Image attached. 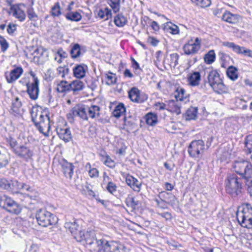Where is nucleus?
Here are the masks:
<instances>
[{"instance_id": "24", "label": "nucleus", "mask_w": 252, "mask_h": 252, "mask_svg": "<svg viewBox=\"0 0 252 252\" xmlns=\"http://www.w3.org/2000/svg\"><path fill=\"white\" fill-rule=\"evenodd\" d=\"M239 175L241 177L244 182L252 177V165L251 162L248 161L244 167V169L242 170Z\"/></svg>"}, {"instance_id": "31", "label": "nucleus", "mask_w": 252, "mask_h": 252, "mask_svg": "<svg viewBox=\"0 0 252 252\" xmlns=\"http://www.w3.org/2000/svg\"><path fill=\"white\" fill-rule=\"evenodd\" d=\"M198 109L196 107H190L186 111L185 118L187 120H194L197 116Z\"/></svg>"}, {"instance_id": "17", "label": "nucleus", "mask_w": 252, "mask_h": 252, "mask_svg": "<svg viewBox=\"0 0 252 252\" xmlns=\"http://www.w3.org/2000/svg\"><path fill=\"white\" fill-rule=\"evenodd\" d=\"M23 72V69L21 67H16L10 72H6L5 76L8 83H12L20 78Z\"/></svg>"}, {"instance_id": "6", "label": "nucleus", "mask_w": 252, "mask_h": 252, "mask_svg": "<svg viewBox=\"0 0 252 252\" xmlns=\"http://www.w3.org/2000/svg\"><path fill=\"white\" fill-rule=\"evenodd\" d=\"M237 219L242 227L252 228V207L250 205L247 204L242 211L237 214Z\"/></svg>"}, {"instance_id": "61", "label": "nucleus", "mask_w": 252, "mask_h": 252, "mask_svg": "<svg viewBox=\"0 0 252 252\" xmlns=\"http://www.w3.org/2000/svg\"><path fill=\"white\" fill-rule=\"evenodd\" d=\"M54 73L51 69H48L45 73V79L48 81H51L53 79Z\"/></svg>"}, {"instance_id": "60", "label": "nucleus", "mask_w": 252, "mask_h": 252, "mask_svg": "<svg viewBox=\"0 0 252 252\" xmlns=\"http://www.w3.org/2000/svg\"><path fill=\"white\" fill-rule=\"evenodd\" d=\"M16 30V25L15 24L13 23H10L8 24L7 28V32L9 34H13Z\"/></svg>"}, {"instance_id": "34", "label": "nucleus", "mask_w": 252, "mask_h": 252, "mask_svg": "<svg viewBox=\"0 0 252 252\" xmlns=\"http://www.w3.org/2000/svg\"><path fill=\"white\" fill-rule=\"evenodd\" d=\"M97 15L100 19L107 20L112 17L111 10L108 8L100 9L98 12Z\"/></svg>"}, {"instance_id": "48", "label": "nucleus", "mask_w": 252, "mask_h": 252, "mask_svg": "<svg viewBox=\"0 0 252 252\" xmlns=\"http://www.w3.org/2000/svg\"><path fill=\"white\" fill-rule=\"evenodd\" d=\"M106 83L108 85H111L115 83L116 81V77L115 74L109 72L105 75Z\"/></svg>"}, {"instance_id": "32", "label": "nucleus", "mask_w": 252, "mask_h": 252, "mask_svg": "<svg viewBox=\"0 0 252 252\" xmlns=\"http://www.w3.org/2000/svg\"><path fill=\"white\" fill-rule=\"evenodd\" d=\"M127 22L126 18L122 14H117L114 19L115 24L118 27H123Z\"/></svg>"}, {"instance_id": "45", "label": "nucleus", "mask_w": 252, "mask_h": 252, "mask_svg": "<svg viewBox=\"0 0 252 252\" xmlns=\"http://www.w3.org/2000/svg\"><path fill=\"white\" fill-rule=\"evenodd\" d=\"M145 118L147 124L150 126L155 125L157 123V117L156 115L153 113L147 114Z\"/></svg>"}, {"instance_id": "40", "label": "nucleus", "mask_w": 252, "mask_h": 252, "mask_svg": "<svg viewBox=\"0 0 252 252\" xmlns=\"http://www.w3.org/2000/svg\"><path fill=\"white\" fill-rule=\"evenodd\" d=\"M216 54L214 50L209 51L204 57L205 63L208 64H212L215 60Z\"/></svg>"}, {"instance_id": "3", "label": "nucleus", "mask_w": 252, "mask_h": 252, "mask_svg": "<svg viewBox=\"0 0 252 252\" xmlns=\"http://www.w3.org/2000/svg\"><path fill=\"white\" fill-rule=\"evenodd\" d=\"M100 107L97 105H92L90 106L78 104L72 108L69 113L67 114L69 117H79L84 121L88 120L89 118L92 119L98 118L100 116Z\"/></svg>"}, {"instance_id": "27", "label": "nucleus", "mask_w": 252, "mask_h": 252, "mask_svg": "<svg viewBox=\"0 0 252 252\" xmlns=\"http://www.w3.org/2000/svg\"><path fill=\"white\" fill-rule=\"evenodd\" d=\"M222 19L231 24L237 23L239 20V16L237 14H233L229 11H226L223 14Z\"/></svg>"}, {"instance_id": "63", "label": "nucleus", "mask_w": 252, "mask_h": 252, "mask_svg": "<svg viewBox=\"0 0 252 252\" xmlns=\"http://www.w3.org/2000/svg\"><path fill=\"white\" fill-rule=\"evenodd\" d=\"M5 162H6V163L3 165L2 167L5 166L8 164V162L6 158L5 155L2 154L0 151V164L4 163Z\"/></svg>"}, {"instance_id": "25", "label": "nucleus", "mask_w": 252, "mask_h": 252, "mask_svg": "<svg viewBox=\"0 0 252 252\" xmlns=\"http://www.w3.org/2000/svg\"><path fill=\"white\" fill-rule=\"evenodd\" d=\"M175 100L180 101L181 102L185 101H188L189 99L187 97L185 89L181 87H178L174 93Z\"/></svg>"}, {"instance_id": "12", "label": "nucleus", "mask_w": 252, "mask_h": 252, "mask_svg": "<svg viewBox=\"0 0 252 252\" xmlns=\"http://www.w3.org/2000/svg\"><path fill=\"white\" fill-rule=\"evenodd\" d=\"M14 153L18 157L23 158L26 161L32 159L34 155L32 148L27 145L17 147L16 149H14Z\"/></svg>"}, {"instance_id": "37", "label": "nucleus", "mask_w": 252, "mask_h": 252, "mask_svg": "<svg viewBox=\"0 0 252 252\" xmlns=\"http://www.w3.org/2000/svg\"><path fill=\"white\" fill-rule=\"evenodd\" d=\"M126 108L123 103H120L115 108L113 112V116L116 118H119L124 114Z\"/></svg>"}, {"instance_id": "56", "label": "nucleus", "mask_w": 252, "mask_h": 252, "mask_svg": "<svg viewBox=\"0 0 252 252\" xmlns=\"http://www.w3.org/2000/svg\"><path fill=\"white\" fill-rule=\"evenodd\" d=\"M0 45L1 50L2 52H5L9 47V44L5 39L2 36L0 35Z\"/></svg>"}, {"instance_id": "62", "label": "nucleus", "mask_w": 252, "mask_h": 252, "mask_svg": "<svg viewBox=\"0 0 252 252\" xmlns=\"http://www.w3.org/2000/svg\"><path fill=\"white\" fill-rule=\"evenodd\" d=\"M132 65L131 66L135 70V71L141 70L139 63L134 60V58H131Z\"/></svg>"}, {"instance_id": "4", "label": "nucleus", "mask_w": 252, "mask_h": 252, "mask_svg": "<svg viewBox=\"0 0 252 252\" xmlns=\"http://www.w3.org/2000/svg\"><path fill=\"white\" fill-rule=\"evenodd\" d=\"M226 192L232 197L240 196L242 190V179L235 174L228 176L225 181Z\"/></svg>"}, {"instance_id": "36", "label": "nucleus", "mask_w": 252, "mask_h": 252, "mask_svg": "<svg viewBox=\"0 0 252 252\" xmlns=\"http://www.w3.org/2000/svg\"><path fill=\"white\" fill-rule=\"evenodd\" d=\"M70 90L73 92L80 91L84 88V85L82 81L76 80L70 83Z\"/></svg>"}, {"instance_id": "33", "label": "nucleus", "mask_w": 252, "mask_h": 252, "mask_svg": "<svg viewBox=\"0 0 252 252\" xmlns=\"http://www.w3.org/2000/svg\"><path fill=\"white\" fill-rule=\"evenodd\" d=\"M70 83L66 81H61L57 84L56 90L59 93H64L70 90Z\"/></svg>"}, {"instance_id": "55", "label": "nucleus", "mask_w": 252, "mask_h": 252, "mask_svg": "<svg viewBox=\"0 0 252 252\" xmlns=\"http://www.w3.org/2000/svg\"><path fill=\"white\" fill-rule=\"evenodd\" d=\"M106 189L110 193L113 194L116 191L117 186L115 183L111 181H109L106 187Z\"/></svg>"}, {"instance_id": "30", "label": "nucleus", "mask_w": 252, "mask_h": 252, "mask_svg": "<svg viewBox=\"0 0 252 252\" xmlns=\"http://www.w3.org/2000/svg\"><path fill=\"white\" fill-rule=\"evenodd\" d=\"M65 17L66 19L71 21L78 22L82 19V15L79 11L68 12Z\"/></svg>"}, {"instance_id": "7", "label": "nucleus", "mask_w": 252, "mask_h": 252, "mask_svg": "<svg viewBox=\"0 0 252 252\" xmlns=\"http://www.w3.org/2000/svg\"><path fill=\"white\" fill-rule=\"evenodd\" d=\"M36 219L38 224L43 227H47L57 222L55 217L45 209H39L37 211Z\"/></svg>"}, {"instance_id": "39", "label": "nucleus", "mask_w": 252, "mask_h": 252, "mask_svg": "<svg viewBox=\"0 0 252 252\" xmlns=\"http://www.w3.org/2000/svg\"><path fill=\"white\" fill-rule=\"evenodd\" d=\"M107 3L110 6L114 13L119 12L120 9V0H107Z\"/></svg>"}, {"instance_id": "44", "label": "nucleus", "mask_w": 252, "mask_h": 252, "mask_svg": "<svg viewBox=\"0 0 252 252\" xmlns=\"http://www.w3.org/2000/svg\"><path fill=\"white\" fill-rule=\"evenodd\" d=\"M86 168L88 169V173L89 176L91 178H96L99 176V172L95 168H92L91 165L90 163H87L86 165Z\"/></svg>"}, {"instance_id": "51", "label": "nucleus", "mask_w": 252, "mask_h": 252, "mask_svg": "<svg viewBox=\"0 0 252 252\" xmlns=\"http://www.w3.org/2000/svg\"><path fill=\"white\" fill-rule=\"evenodd\" d=\"M246 150L249 153L252 152V134L248 135L245 142Z\"/></svg>"}, {"instance_id": "1", "label": "nucleus", "mask_w": 252, "mask_h": 252, "mask_svg": "<svg viewBox=\"0 0 252 252\" xmlns=\"http://www.w3.org/2000/svg\"><path fill=\"white\" fill-rule=\"evenodd\" d=\"M80 234L82 238L80 242L84 240L86 247L91 252H121V246L117 243L97 240L94 230H88L86 232L82 231Z\"/></svg>"}, {"instance_id": "13", "label": "nucleus", "mask_w": 252, "mask_h": 252, "mask_svg": "<svg viewBox=\"0 0 252 252\" xmlns=\"http://www.w3.org/2000/svg\"><path fill=\"white\" fill-rule=\"evenodd\" d=\"M79 220H74L73 222H66L64 224L65 228L72 234L77 241H80L82 238L80 234L82 230L79 225Z\"/></svg>"}, {"instance_id": "9", "label": "nucleus", "mask_w": 252, "mask_h": 252, "mask_svg": "<svg viewBox=\"0 0 252 252\" xmlns=\"http://www.w3.org/2000/svg\"><path fill=\"white\" fill-rule=\"evenodd\" d=\"M201 40L198 37H191L183 47L184 54L193 55L198 53L201 47Z\"/></svg>"}, {"instance_id": "50", "label": "nucleus", "mask_w": 252, "mask_h": 252, "mask_svg": "<svg viewBox=\"0 0 252 252\" xmlns=\"http://www.w3.org/2000/svg\"><path fill=\"white\" fill-rule=\"evenodd\" d=\"M160 195L165 196H165H169V198L165 200V202H167L169 204H173L175 203V202L176 200V198L175 196L170 193H168L165 191H163V192H161L160 193Z\"/></svg>"}, {"instance_id": "15", "label": "nucleus", "mask_w": 252, "mask_h": 252, "mask_svg": "<svg viewBox=\"0 0 252 252\" xmlns=\"http://www.w3.org/2000/svg\"><path fill=\"white\" fill-rule=\"evenodd\" d=\"M223 45L225 47L231 49L237 54H243L245 56L252 58V50L250 49L237 45L233 42H224L223 43Z\"/></svg>"}, {"instance_id": "47", "label": "nucleus", "mask_w": 252, "mask_h": 252, "mask_svg": "<svg viewBox=\"0 0 252 252\" xmlns=\"http://www.w3.org/2000/svg\"><path fill=\"white\" fill-rule=\"evenodd\" d=\"M27 13L28 14V18L30 20L35 22L38 20V15L35 12V11L32 7L28 8L27 9Z\"/></svg>"}, {"instance_id": "57", "label": "nucleus", "mask_w": 252, "mask_h": 252, "mask_svg": "<svg viewBox=\"0 0 252 252\" xmlns=\"http://www.w3.org/2000/svg\"><path fill=\"white\" fill-rule=\"evenodd\" d=\"M147 18L149 21L148 23L150 25L152 29L154 30L156 32L158 31L159 30V26L157 23V22H156L155 21H152L151 19H149L148 17H147Z\"/></svg>"}, {"instance_id": "14", "label": "nucleus", "mask_w": 252, "mask_h": 252, "mask_svg": "<svg viewBox=\"0 0 252 252\" xmlns=\"http://www.w3.org/2000/svg\"><path fill=\"white\" fill-rule=\"evenodd\" d=\"M128 97L132 101L136 103H142L148 98L146 94L136 87H133L129 91Z\"/></svg>"}, {"instance_id": "49", "label": "nucleus", "mask_w": 252, "mask_h": 252, "mask_svg": "<svg viewBox=\"0 0 252 252\" xmlns=\"http://www.w3.org/2000/svg\"><path fill=\"white\" fill-rule=\"evenodd\" d=\"M191 1L201 7H206L211 4L210 0H191Z\"/></svg>"}, {"instance_id": "16", "label": "nucleus", "mask_w": 252, "mask_h": 252, "mask_svg": "<svg viewBox=\"0 0 252 252\" xmlns=\"http://www.w3.org/2000/svg\"><path fill=\"white\" fill-rule=\"evenodd\" d=\"M39 83L38 79H35L34 82L27 84V92L30 98L32 100H36L38 97L39 94Z\"/></svg>"}, {"instance_id": "10", "label": "nucleus", "mask_w": 252, "mask_h": 252, "mask_svg": "<svg viewBox=\"0 0 252 252\" xmlns=\"http://www.w3.org/2000/svg\"><path fill=\"white\" fill-rule=\"evenodd\" d=\"M204 142L202 140L192 141L188 147L189 156L193 158H200L204 153Z\"/></svg>"}, {"instance_id": "42", "label": "nucleus", "mask_w": 252, "mask_h": 252, "mask_svg": "<svg viewBox=\"0 0 252 252\" xmlns=\"http://www.w3.org/2000/svg\"><path fill=\"white\" fill-rule=\"evenodd\" d=\"M12 186H16V190L18 192V190H25L28 191H32L33 189L29 185L25 184L19 183L17 181H15L13 182Z\"/></svg>"}, {"instance_id": "18", "label": "nucleus", "mask_w": 252, "mask_h": 252, "mask_svg": "<svg viewBox=\"0 0 252 252\" xmlns=\"http://www.w3.org/2000/svg\"><path fill=\"white\" fill-rule=\"evenodd\" d=\"M183 102L175 100H170L167 101V110L172 113L179 115L181 113V108Z\"/></svg>"}, {"instance_id": "26", "label": "nucleus", "mask_w": 252, "mask_h": 252, "mask_svg": "<svg viewBox=\"0 0 252 252\" xmlns=\"http://www.w3.org/2000/svg\"><path fill=\"white\" fill-rule=\"evenodd\" d=\"M14 181H9L5 179H1L0 180V188L11 191L14 193H17V191L16 190V186H12L13 182Z\"/></svg>"}, {"instance_id": "64", "label": "nucleus", "mask_w": 252, "mask_h": 252, "mask_svg": "<svg viewBox=\"0 0 252 252\" xmlns=\"http://www.w3.org/2000/svg\"><path fill=\"white\" fill-rule=\"evenodd\" d=\"M148 42L154 46H157L158 43V41L153 37H149L148 39Z\"/></svg>"}, {"instance_id": "21", "label": "nucleus", "mask_w": 252, "mask_h": 252, "mask_svg": "<svg viewBox=\"0 0 252 252\" xmlns=\"http://www.w3.org/2000/svg\"><path fill=\"white\" fill-rule=\"evenodd\" d=\"M56 130L59 137L64 142H69L71 139V133L69 128L58 127Z\"/></svg>"}, {"instance_id": "58", "label": "nucleus", "mask_w": 252, "mask_h": 252, "mask_svg": "<svg viewBox=\"0 0 252 252\" xmlns=\"http://www.w3.org/2000/svg\"><path fill=\"white\" fill-rule=\"evenodd\" d=\"M7 142L9 144L10 147L13 149V152H14V149H16L17 147V142L16 140L11 137H10L7 139Z\"/></svg>"}, {"instance_id": "28", "label": "nucleus", "mask_w": 252, "mask_h": 252, "mask_svg": "<svg viewBox=\"0 0 252 252\" xmlns=\"http://www.w3.org/2000/svg\"><path fill=\"white\" fill-rule=\"evenodd\" d=\"M248 161L244 159L237 160L234 161L232 168L234 171L238 174H240Z\"/></svg>"}, {"instance_id": "43", "label": "nucleus", "mask_w": 252, "mask_h": 252, "mask_svg": "<svg viewBox=\"0 0 252 252\" xmlns=\"http://www.w3.org/2000/svg\"><path fill=\"white\" fill-rule=\"evenodd\" d=\"M179 55L177 53H173L170 55L168 63L170 67H175L178 64Z\"/></svg>"}, {"instance_id": "11", "label": "nucleus", "mask_w": 252, "mask_h": 252, "mask_svg": "<svg viewBox=\"0 0 252 252\" xmlns=\"http://www.w3.org/2000/svg\"><path fill=\"white\" fill-rule=\"evenodd\" d=\"M9 14L20 22H23L26 18V5L23 3L13 4L10 6Z\"/></svg>"}, {"instance_id": "46", "label": "nucleus", "mask_w": 252, "mask_h": 252, "mask_svg": "<svg viewBox=\"0 0 252 252\" xmlns=\"http://www.w3.org/2000/svg\"><path fill=\"white\" fill-rule=\"evenodd\" d=\"M70 53L72 58L78 57L81 53L80 46L78 44H74L71 48Z\"/></svg>"}, {"instance_id": "22", "label": "nucleus", "mask_w": 252, "mask_h": 252, "mask_svg": "<svg viewBox=\"0 0 252 252\" xmlns=\"http://www.w3.org/2000/svg\"><path fill=\"white\" fill-rule=\"evenodd\" d=\"M201 81V75L198 71H193L189 74L188 82L189 85L191 86H197L200 84Z\"/></svg>"}, {"instance_id": "53", "label": "nucleus", "mask_w": 252, "mask_h": 252, "mask_svg": "<svg viewBox=\"0 0 252 252\" xmlns=\"http://www.w3.org/2000/svg\"><path fill=\"white\" fill-rule=\"evenodd\" d=\"M22 106V103L18 97H16L12 102V109L13 111L17 112Z\"/></svg>"}, {"instance_id": "52", "label": "nucleus", "mask_w": 252, "mask_h": 252, "mask_svg": "<svg viewBox=\"0 0 252 252\" xmlns=\"http://www.w3.org/2000/svg\"><path fill=\"white\" fill-rule=\"evenodd\" d=\"M104 164L110 168H114L115 166V163L108 155H106L103 158Z\"/></svg>"}, {"instance_id": "35", "label": "nucleus", "mask_w": 252, "mask_h": 252, "mask_svg": "<svg viewBox=\"0 0 252 252\" xmlns=\"http://www.w3.org/2000/svg\"><path fill=\"white\" fill-rule=\"evenodd\" d=\"M226 74L228 77L233 81L236 80L238 77V70L233 66H230L227 68Z\"/></svg>"}, {"instance_id": "2", "label": "nucleus", "mask_w": 252, "mask_h": 252, "mask_svg": "<svg viewBox=\"0 0 252 252\" xmlns=\"http://www.w3.org/2000/svg\"><path fill=\"white\" fill-rule=\"evenodd\" d=\"M49 112L46 109L37 106L32 107L31 110L32 121L34 123L40 132L47 135V132L50 129V120Z\"/></svg>"}, {"instance_id": "19", "label": "nucleus", "mask_w": 252, "mask_h": 252, "mask_svg": "<svg viewBox=\"0 0 252 252\" xmlns=\"http://www.w3.org/2000/svg\"><path fill=\"white\" fill-rule=\"evenodd\" d=\"M60 164L62 167L63 172L66 178L71 179L73 174V165L67 162L64 159H62L60 161Z\"/></svg>"}, {"instance_id": "41", "label": "nucleus", "mask_w": 252, "mask_h": 252, "mask_svg": "<svg viewBox=\"0 0 252 252\" xmlns=\"http://www.w3.org/2000/svg\"><path fill=\"white\" fill-rule=\"evenodd\" d=\"M50 14L53 17H59L62 14L61 8L59 2H56L54 3L51 9Z\"/></svg>"}, {"instance_id": "29", "label": "nucleus", "mask_w": 252, "mask_h": 252, "mask_svg": "<svg viewBox=\"0 0 252 252\" xmlns=\"http://www.w3.org/2000/svg\"><path fill=\"white\" fill-rule=\"evenodd\" d=\"M163 30L166 32L172 34H177L179 33V27L171 22L166 23L164 26Z\"/></svg>"}, {"instance_id": "54", "label": "nucleus", "mask_w": 252, "mask_h": 252, "mask_svg": "<svg viewBox=\"0 0 252 252\" xmlns=\"http://www.w3.org/2000/svg\"><path fill=\"white\" fill-rule=\"evenodd\" d=\"M57 71L59 75H60L62 78H64L65 75L68 74L69 69L65 66H60L58 67Z\"/></svg>"}, {"instance_id": "5", "label": "nucleus", "mask_w": 252, "mask_h": 252, "mask_svg": "<svg viewBox=\"0 0 252 252\" xmlns=\"http://www.w3.org/2000/svg\"><path fill=\"white\" fill-rule=\"evenodd\" d=\"M208 82L213 90L218 94L226 93L227 88L223 84L219 73L216 70H211L208 75Z\"/></svg>"}, {"instance_id": "8", "label": "nucleus", "mask_w": 252, "mask_h": 252, "mask_svg": "<svg viewBox=\"0 0 252 252\" xmlns=\"http://www.w3.org/2000/svg\"><path fill=\"white\" fill-rule=\"evenodd\" d=\"M0 207L15 214H19L21 211L19 205L11 198L5 195H0Z\"/></svg>"}, {"instance_id": "20", "label": "nucleus", "mask_w": 252, "mask_h": 252, "mask_svg": "<svg viewBox=\"0 0 252 252\" xmlns=\"http://www.w3.org/2000/svg\"><path fill=\"white\" fill-rule=\"evenodd\" d=\"M126 182L128 186L130 187L135 191L139 192L141 189V183L132 176L127 175Z\"/></svg>"}, {"instance_id": "23", "label": "nucleus", "mask_w": 252, "mask_h": 252, "mask_svg": "<svg viewBox=\"0 0 252 252\" xmlns=\"http://www.w3.org/2000/svg\"><path fill=\"white\" fill-rule=\"evenodd\" d=\"M87 70L88 66L86 64H77L73 68V74L77 78H82L85 77Z\"/></svg>"}, {"instance_id": "59", "label": "nucleus", "mask_w": 252, "mask_h": 252, "mask_svg": "<svg viewBox=\"0 0 252 252\" xmlns=\"http://www.w3.org/2000/svg\"><path fill=\"white\" fill-rule=\"evenodd\" d=\"M244 182L248 188V191L252 196V178H250Z\"/></svg>"}, {"instance_id": "38", "label": "nucleus", "mask_w": 252, "mask_h": 252, "mask_svg": "<svg viewBox=\"0 0 252 252\" xmlns=\"http://www.w3.org/2000/svg\"><path fill=\"white\" fill-rule=\"evenodd\" d=\"M126 204L128 207L131 208L132 210L138 209L140 202L135 197H128L126 199Z\"/></svg>"}]
</instances>
